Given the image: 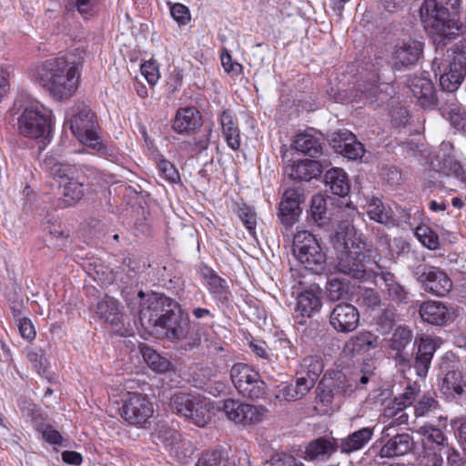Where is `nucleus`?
I'll return each mask as SVG.
<instances>
[{"label":"nucleus","instance_id":"nucleus-1","mask_svg":"<svg viewBox=\"0 0 466 466\" xmlns=\"http://www.w3.org/2000/svg\"><path fill=\"white\" fill-rule=\"evenodd\" d=\"M141 322L152 326L170 341L187 340L192 349L199 344L200 338L192 329L188 318L182 312L177 302L162 294H148L138 310Z\"/></svg>","mask_w":466,"mask_h":466},{"label":"nucleus","instance_id":"nucleus-2","mask_svg":"<svg viewBox=\"0 0 466 466\" xmlns=\"http://www.w3.org/2000/svg\"><path fill=\"white\" fill-rule=\"evenodd\" d=\"M33 77L57 100L68 99L79 86L80 67L65 57L50 58L34 65Z\"/></svg>","mask_w":466,"mask_h":466},{"label":"nucleus","instance_id":"nucleus-3","mask_svg":"<svg viewBox=\"0 0 466 466\" xmlns=\"http://www.w3.org/2000/svg\"><path fill=\"white\" fill-rule=\"evenodd\" d=\"M333 246L338 253V271L356 279H364L367 276L366 243L351 223L343 221L338 225Z\"/></svg>","mask_w":466,"mask_h":466},{"label":"nucleus","instance_id":"nucleus-4","mask_svg":"<svg viewBox=\"0 0 466 466\" xmlns=\"http://www.w3.org/2000/svg\"><path fill=\"white\" fill-rule=\"evenodd\" d=\"M420 15L425 30L439 45H445L444 40L452 39L461 30V24L451 18L447 8L436 0H424Z\"/></svg>","mask_w":466,"mask_h":466},{"label":"nucleus","instance_id":"nucleus-5","mask_svg":"<svg viewBox=\"0 0 466 466\" xmlns=\"http://www.w3.org/2000/svg\"><path fill=\"white\" fill-rule=\"evenodd\" d=\"M435 76L440 75V85L443 90L455 92L466 76V54L461 50L449 49L446 58L435 57L432 62Z\"/></svg>","mask_w":466,"mask_h":466},{"label":"nucleus","instance_id":"nucleus-6","mask_svg":"<svg viewBox=\"0 0 466 466\" xmlns=\"http://www.w3.org/2000/svg\"><path fill=\"white\" fill-rule=\"evenodd\" d=\"M292 250L295 258L313 273H320L326 255L316 238L307 230L298 231L293 237Z\"/></svg>","mask_w":466,"mask_h":466},{"label":"nucleus","instance_id":"nucleus-7","mask_svg":"<svg viewBox=\"0 0 466 466\" xmlns=\"http://www.w3.org/2000/svg\"><path fill=\"white\" fill-rule=\"evenodd\" d=\"M67 124L81 144L97 151L103 148L96 131L95 115L89 107L80 105L72 108Z\"/></svg>","mask_w":466,"mask_h":466},{"label":"nucleus","instance_id":"nucleus-8","mask_svg":"<svg viewBox=\"0 0 466 466\" xmlns=\"http://www.w3.org/2000/svg\"><path fill=\"white\" fill-rule=\"evenodd\" d=\"M170 409L179 416L205 427L211 419L210 401L188 393H177L169 402Z\"/></svg>","mask_w":466,"mask_h":466},{"label":"nucleus","instance_id":"nucleus-9","mask_svg":"<svg viewBox=\"0 0 466 466\" xmlns=\"http://www.w3.org/2000/svg\"><path fill=\"white\" fill-rule=\"evenodd\" d=\"M17 130L26 137H46L51 130V111L38 103L27 106L17 119Z\"/></svg>","mask_w":466,"mask_h":466},{"label":"nucleus","instance_id":"nucleus-10","mask_svg":"<svg viewBox=\"0 0 466 466\" xmlns=\"http://www.w3.org/2000/svg\"><path fill=\"white\" fill-rule=\"evenodd\" d=\"M50 174L59 184L61 199L66 206H73L83 198L84 182L80 180L79 171L76 167L56 163L51 167Z\"/></svg>","mask_w":466,"mask_h":466},{"label":"nucleus","instance_id":"nucleus-11","mask_svg":"<svg viewBox=\"0 0 466 466\" xmlns=\"http://www.w3.org/2000/svg\"><path fill=\"white\" fill-rule=\"evenodd\" d=\"M230 378L243 397L260 399L266 395L265 382L260 379L259 374L247 364H234L230 370Z\"/></svg>","mask_w":466,"mask_h":466},{"label":"nucleus","instance_id":"nucleus-12","mask_svg":"<svg viewBox=\"0 0 466 466\" xmlns=\"http://www.w3.org/2000/svg\"><path fill=\"white\" fill-rule=\"evenodd\" d=\"M153 413V404L146 395L128 392L123 400L121 417L129 425L145 428Z\"/></svg>","mask_w":466,"mask_h":466},{"label":"nucleus","instance_id":"nucleus-13","mask_svg":"<svg viewBox=\"0 0 466 466\" xmlns=\"http://www.w3.org/2000/svg\"><path fill=\"white\" fill-rule=\"evenodd\" d=\"M412 273L424 289L435 296H445L451 290V280L438 268L420 264L413 268Z\"/></svg>","mask_w":466,"mask_h":466},{"label":"nucleus","instance_id":"nucleus-14","mask_svg":"<svg viewBox=\"0 0 466 466\" xmlns=\"http://www.w3.org/2000/svg\"><path fill=\"white\" fill-rule=\"evenodd\" d=\"M359 322L358 309L349 303L338 304L329 315V323L338 332H351L358 328Z\"/></svg>","mask_w":466,"mask_h":466},{"label":"nucleus","instance_id":"nucleus-15","mask_svg":"<svg viewBox=\"0 0 466 466\" xmlns=\"http://www.w3.org/2000/svg\"><path fill=\"white\" fill-rule=\"evenodd\" d=\"M409 87L418 104L430 108L436 105L437 97L431 80L425 76H412L408 80Z\"/></svg>","mask_w":466,"mask_h":466},{"label":"nucleus","instance_id":"nucleus-16","mask_svg":"<svg viewBox=\"0 0 466 466\" xmlns=\"http://www.w3.org/2000/svg\"><path fill=\"white\" fill-rule=\"evenodd\" d=\"M422 43L414 39L398 43L392 53L394 66L400 69L402 66L414 65L422 54Z\"/></svg>","mask_w":466,"mask_h":466},{"label":"nucleus","instance_id":"nucleus-17","mask_svg":"<svg viewBox=\"0 0 466 466\" xmlns=\"http://www.w3.org/2000/svg\"><path fill=\"white\" fill-rule=\"evenodd\" d=\"M304 201L303 194L299 189L289 188L283 194L279 204V216L286 227H291L300 214L299 205Z\"/></svg>","mask_w":466,"mask_h":466},{"label":"nucleus","instance_id":"nucleus-18","mask_svg":"<svg viewBox=\"0 0 466 466\" xmlns=\"http://www.w3.org/2000/svg\"><path fill=\"white\" fill-rule=\"evenodd\" d=\"M96 314L105 322L120 330L125 322L123 306L121 303L109 296L99 299L96 306Z\"/></svg>","mask_w":466,"mask_h":466},{"label":"nucleus","instance_id":"nucleus-19","mask_svg":"<svg viewBox=\"0 0 466 466\" xmlns=\"http://www.w3.org/2000/svg\"><path fill=\"white\" fill-rule=\"evenodd\" d=\"M156 437L169 448L171 455L177 461L184 462L191 454L189 443L179 439V435L174 430L160 426Z\"/></svg>","mask_w":466,"mask_h":466},{"label":"nucleus","instance_id":"nucleus-20","mask_svg":"<svg viewBox=\"0 0 466 466\" xmlns=\"http://www.w3.org/2000/svg\"><path fill=\"white\" fill-rule=\"evenodd\" d=\"M412 448L413 439L410 434H397L385 441L380 450L379 456L382 459L403 456L408 454Z\"/></svg>","mask_w":466,"mask_h":466},{"label":"nucleus","instance_id":"nucleus-21","mask_svg":"<svg viewBox=\"0 0 466 466\" xmlns=\"http://www.w3.org/2000/svg\"><path fill=\"white\" fill-rule=\"evenodd\" d=\"M436 349V339L430 336H422L420 338L414 364L416 372L420 377H425L427 375Z\"/></svg>","mask_w":466,"mask_h":466},{"label":"nucleus","instance_id":"nucleus-22","mask_svg":"<svg viewBox=\"0 0 466 466\" xmlns=\"http://www.w3.org/2000/svg\"><path fill=\"white\" fill-rule=\"evenodd\" d=\"M420 318L431 325H444L451 319L448 308L441 301L428 300L419 309Z\"/></svg>","mask_w":466,"mask_h":466},{"label":"nucleus","instance_id":"nucleus-23","mask_svg":"<svg viewBox=\"0 0 466 466\" xmlns=\"http://www.w3.org/2000/svg\"><path fill=\"white\" fill-rule=\"evenodd\" d=\"M329 165L330 162L326 159H306L291 166L289 175L296 180L309 181L319 176L322 173V170L328 167Z\"/></svg>","mask_w":466,"mask_h":466},{"label":"nucleus","instance_id":"nucleus-24","mask_svg":"<svg viewBox=\"0 0 466 466\" xmlns=\"http://www.w3.org/2000/svg\"><path fill=\"white\" fill-rule=\"evenodd\" d=\"M320 307L319 292L313 289H306L297 297L295 313L297 318H310L312 314L319 310ZM299 323H303V319L299 320Z\"/></svg>","mask_w":466,"mask_h":466},{"label":"nucleus","instance_id":"nucleus-25","mask_svg":"<svg viewBox=\"0 0 466 466\" xmlns=\"http://www.w3.org/2000/svg\"><path fill=\"white\" fill-rule=\"evenodd\" d=\"M419 391L420 390L416 385L408 386L400 396L394 399L392 407H389L385 410V416L391 418L396 416L399 412H401L397 419L398 423L400 424L406 421L408 415L402 411L413 403Z\"/></svg>","mask_w":466,"mask_h":466},{"label":"nucleus","instance_id":"nucleus-26","mask_svg":"<svg viewBox=\"0 0 466 466\" xmlns=\"http://www.w3.org/2000/svg\"><path fill=\"white\" fill-rule=\"evenodd\" d=\"M379 337L370 331H360L351 337L344 346L346 354H360L378 347Z\"/></svg>","mask_w":466,"mask_h":466},{"label":"nucleus","instance_id":"nucleus-27","mask_svg":"<svg viewBox=\"0 0 466 466\" xmlns=\"http://www.w3.org/2000/svg\"><path fill=\"white\" fill-rule=\"evenodd\" d=\"M324 181L326 187L337 196L345 197L350 193V187L345 171L339 167L329 169L325 176Z\"/></svg>","mask_w":466,"mask_h":466},{"label":"nucleus","instance_id":"nucleus-28","mask_svg":"<svg viewBox=\"0 0 466 466\" xmlns=\"http://www.w3.org/2000/svg\"><path fill=\"white\" fill-rule=\"evenodd\" d=\"M200 125L199 112L194 107H186L177 111L173 128L178 133H185L196 129Z\"/></svg>","mask_w":466,"mask_h":466},{"label":"nucleus","instance_id":"nucleus-29","mask_svg":"<svg viewBox=\"0 0 466 466\" xmlns=\"http://www.w3.org/2000/svg\"><path fill=\"white\" fill-rule=\"evenodd\" d=\"M339 137V144L334 147H338L340 153L349 159H357L364 154V147L360 142L356 141L354 134L349 131L337 133Z\"/></svg>","mask_w":466,"mask_h":466},{"label":"nucleus","instance_id":"nucleus-30","mask_svg":"<svg viewBox=\"0 0 466 466\" xmlns=\"http://www.w3.org/2000/svg\"><path fill=\"white\" fill-rule=\"evenodd\" d=\"M373 436V429L370 427L362 428L354 431L347 438L340 441V450L342 452L350 453L360 450Z\"/></svg>","mask_w":466,"mask_h":466},{"label":"nucleus","instance_id":"nucleus-31","mask_svg":"<svg viewBox=\"0 0 466 466\" xmlns=\"http://www.w3.org/2000/svg\"><path fill=\"white\" fill-rule=\"evenodd\" d=\"M335 451L334 443L328 439L319 438L309 443L305 451L308 461H324Z\"/></svg>","mask_w":466,"mask_h":466},{"label":"nucleus","instance_id":"nucleus-32","mask_svg":"<svg viewBox=\"0 0 466 466\" xmlns=\"http://www.w3.org/2000/svg\"><path fill=\"white\" fill-rule=\"evenodd\" d=\"M369 218L378 223L390 226L395 224L393 214L389 207L377 198H371L367 203Z\"/></svg>","mask_w":466,"mask_h":466},{"label":"nucleus","instance_id":"nucleus-33","mask_svg":"<svg viewBox=\"0 0 466 466\" xmlns=\"http://www.w3.org/2000/svg\"><path fill=\"white\" fill-rule=\"evenodd\" d=\"M294 147L310 157H317L322 153L320 138L309 133L299 134L294 140Z\"/></svg>","mask_w":466,"mask_h":466},{"label":"nucleus","instance_id":"nucleus-34","mask_svg":"<svg viewBox=\"0 0 466 466\" xmlns=\"http://www.w3.org/2000/svg\"><path fill=\"white\" fill-rule=\"evenodd\" d=\"M466 387V380L461 372L457 370L448 371L442 380L441 390L448 396H460Z\"/></svg>","mask_w":466,"mask_h":466},{"label":"nucleus","instance_id":"nucleus-35","mask_svg":"<svg viewBox=\"0 0 466 466\" xmlns=\"http://www.w3.org/2000/svg\"><path fill=\"white\" fill-rule=\"evenodd\" d=\"M220 120L228 146L233 150L238 149L240 147V135L232 116L229 113L223 112Z\"/></svg>","mask_w":466,"mask_h":466},{"label":"nucleus","instance_id":"nucleus-36","mask_svg":"<svg viewBox=\"0 0 466 466\" xmlns=\"http://www.w3.org/2000/svg\"><path fill=\"white\" fill-rule=\"evenodd\" d=\"M309 214L314 222L319 227L329 222V218L327 214V205L324 196L318 194L312 198Z\"/></svg>","mask_w":466,"mask_h":466},{"label":"nucleus","instance_id":"nucleus-37","mask_svg":"<svg viewBox=\"0 0 466 466\" xmlns=\"http://www.w3.org/2000/svg\"><path fill=\"white\" fill-rule=\"evenodd\" d=\"M323 362L318 356H307L299 363L297 370L298 374L309 375L314 379H318L323 371Z\"/></svg>","mask_w":466,"mask_h":466},{"label":"nucleus","instance_id":"nucleus-38","mask_svg":"<svg viewBox=\"0 0 466 466\" xmlns=\"http://www.w3.org/2000/svg\"><path fill=\"white\" fill-rule=\"evenodd\" d=\"M357 377V374H351L350 377L339 375L335 380H332L335 394L339 398L351 395L358 388Z\"/></svg>","mask_w":466,"mask_h":466},{"label":"nucleus","instance_id":"nucleus-39","mask_svg":"<svg viewBox=\"0 0 466 466\" xmlns=\"http://www.w3.org/2000/svg\"><path fill=\"white\" fill-rule=\"evenodd\" d=\"M381 279L384 281V284L387 288V292L389 296L397 301L403 302L407 299V292L404 288L396 281L393 274L390 272H381L380 274Z\"/></svg>","mask_w":466,"mask_h":466},{"label":"nucleus","instance_id":"nucleus-40","mask_svg":"<svg viewBox=\"0 0 466 466\" xmlns=\"http://www.w3.org/2000/svg\"><path fill=\"white\" fill-rule=\"evenodd\" d=\"M439 410V402L432 395H423L414 406V415L416 418L431 417Z\"/></svg>","mask_w":466,"mask_h":466},{"label":"nucleus","instance_id":"nucleus-41","mask_svg":"<svg viewBox=\"0 0 466 466\" xmlns=\"http://www.w3.org/2000/svg\"><path fill=\"white\" fill-rule=\"evenodd\" d=\"M142 355L147 363L157 372H166L172 367L171 362L160 356L152 349L147 348L142 351Z\"/></svg>","mask_w":466,"mask_h":466},{"label":"nucleus","instance_id":"nucleus-42","mask_svg":"<svg viewBox=\"0 0 466 466\" xmlns=\"http://www.w3.org/2000/svg\"><path fill=\"white\" fill-rule=\"evenodd\" d=\"M246 403L232 399H228L223 402L221 410L225 412L226 417L235 422L242 424L243 414Z\"/></svg>","mask_w":466,"mask_h":466},{"label":"nucleus","instance_id":"nucleus-43","mask_svg":"<svg viewBox=\"0 0 466 466\" xmlns=\"http://www.w3.org/2000/svg\"><path fill=\"white\" fill-rule=\"evenodd\" d=\"M415 237L426 248L435 250L439 248L440 241L438 235L428 226L420 225L415 228Z\"/></svg>","mask_w":466,"mask_h":466},{"label":"nucleus","instance_id":"nucleus-44","mask_svg":"<svg viewBox=\"0 0 466 466\" xmlns=\"http://www.w3.org/2000/svg\"><path fill=\"white\" fill-rule=\"evenodd\" d=\"M160 177L169 184H177L180 181V176L174 165L161 157L157 162Z\"/></svg>","mask_w":466,"mask_h":466},{"label":"nucleus","instance_id":"nucleus-45","mask_svg":"<svg viewBox=\"0 0 466 466\" xmlns=\"http://www.w3.org/2000/svg\"><path fill=\"white\" fill-rule=\"evenodd\" d=\"M450 123L457 129L466 127V110L463 106L457 104H451L446 113Z\"/></svg>","mask_w":466,"mask_h":466},{"label":"nucleus","instance_id":"nucleus-46","mask_svg":"<svg viewBox=\"0 0 466 466\" xmlns=\"http://www.w3.org/2000/svg\"><path fill=\"white\" fill-rule=\"evenodd\" d=\"M244 412L242 424H256L263 420L268 412V409L264 406H254L246 403Z\"/></svg>","mask_w":466,"mask_h":466},{"label":"nucleus","instance_id":"nucleus-47","mask_svg":"<svg viewBox=\"0 0 466 466\" xmlns=\"http://www.w3.org/2000/svg\"><path fill=\"white\" fill-rule=\"evenodd\" d=\"M27 360L38 374H45L47 371L49 363L41 349H33L27 352Z\"/></svg>","mask_w":466,"mask_h":466},{"label":"nucleus","instance_id":"nucleus-48","mask_svg":"<svg viewBox=\"0 0 466 466\" xmlns=\"http://www.w3.org/2000/svg\"><path fill=\"white\" fill-rule=\"evenodd\" d=\"M411 341L410 330L404 328H398L395 329L390 340V346L392 350L401 351Z\"/></svg>","mask_w":466,"mask_h":466},{"label":"nucleus","instance_id":"nucleus-49","mask_svg":"<svg viewBox=\"0 0 466 466\" xmlns=\"http://www.w3.org/2000/svg\"><path fill=\"white\" fill-rule=\"evenodd\" d=\"M326 289L331 300H339L347 293L348 285L341 279L331 278L327 283Z\"/></svg>","mask_w":466,"mask_h":466},{"label":"nucleus","instance_id":"nucleus-50","mask_svg":"<svg viewBox=\"0 0 466 466\" xmlns=\"http://www.w3.org/2000/svg\"><path fill=\"white\" fill-rule=\"evenodd\" d=\"M418 432L428 441H431L438 445H445L447 443V438L445 437L442 431L431 424H425L421 426Z\"/></svg>","mask_w":466,"mask_h":466},{"label":"nucleus","instance_id":"nucleus-51","mask_svg":"<svg viewBox=\"0 0 466 466\" xmlns=\"http://www.w3.org/2000/svg\"><path fill=\"white\" fill-rule=\"evenodd\" d=\"M318 396L323 403H330L333 399L339 398L338 395L335 394V387L332 383V379L324 377L318 385Z\"/></svg>","mask_w":466,"mask_h":466},{"label":"nucleus","instance_id":"nucleus-52","mask_svg":"<svg viewBox=\"0 0 466 466\" xmlns=\"http://www.w3.org/2000/svg\"><path fill=\"white\" fill-rule=\"evenodd\" d=\"M228 458L221 451H212L198 459L197 466H226Z\"/></svg>","mask_w":466,"mask_h":466},{"label":"nucleus","instance_id":"nucleus-53","mask_svg":"<svg viewBox=\"0 0 466 466\" xmlns=\"http://www.w3.org/2000/svg\"><path fill=\"white\" fill-rule=\"evenodd\" d=\"M208 286L209 290L218 299H226L228 298V291L226 286V282L218 276L210 273L208 279Z\"/></svg>","mask_w":466,"mask_h":466},{"label":"nucleus","instance_id":"nucleus-54","mask_svg":"<svg viewBox=\"0 0 466 466\" xmlns=\"http://www.w3.org/2000/svg\"><path fill=\"white\" fill-rule=\"evenodd\" d=\"M442 169L447 176H454L466 184V172L458 161L451 158L444 159Z\"/></svg>","mask_w":466,"mask_h":466},{"label":"nucleus","instance_id":"nucleus-55","mask_svg":"<svg viewBox=\"0 0 466 466\" xmlns=\"http://www.w3.org/2000/svg\"><path fill=\"white\" fill-rule=\"evenodd\" d=\"M302 397L295 384L283 383L279 386L278 392L276 393V398L288 401L296 400Z\"/></svg>","mask_w":466,"mask_h":466},{"label":"nucleus","instance_id":"nucleus-56","mask_svg":"<svg viewBox=\"0 0 466 466\" xmlns=\"http://www.w3.org/2000/svg\"><path fill=\"white\" fill-rule=\"evenodd\" d=\"M141 74L151 86L156 85L160 76L157 65L151 60L141 65Z\"/></svg>","mask_w":466,"mask_h":466},{"label":"nucleus","instance_id":"nucleus-57","mask_svg":"<svg viewBox=\"0 0 466 466\" xmlns=\"http://www.w3.org/2000/svg\"><path fill=\"white\" fill-rule=\"evenodd\" d=\"M239 218L246 228L253 234L257 225V215L253 208L245 207L239 209Z\"/></svg>","mask_w":466,"mask_h":466},{"label":"nucleus","instance_id":"nucleus-58","mask_svg":"<svg viewBox=\"0 0 466 466\" xmlns=\"http://www.w3.org/2000/svg\"><path fill=\"white\" fill-rule=\"evenodd\" d=\"M172 17L180 24L186 25L190 20L188 8L182 4H174L170 6Z\"/></svg>","mask_w":466,"mask_h":466},{"label":"nucleus","instance_id":"nucleus-59","mask_svg":"<svg viewBox=\"0 0 466 466\" xmlns=\"http://www.w3.org/2000/svg\"><path fill=\"white\" fill-rule=\"evenodd\" d=\"M269 466H303V463L290 454L279 453L272 457Z\"/></svg>","mask_w":466,"mask_h":466},{"label":"nucleus","instance_id":"nucleus-60","mask_svg":"<svg viewBox=\"0 0 466 466\" xmlns=\"http://www.w3.org/2000/svg\"><path fill=\"white\" fill-rule=\"evenodd\" d=\"M296 376H297V380H296L295 385H296L298 390L299 391V393L302 396H305L314 387L317 380L309 375L303 376V375L298 374V370H296Z\"/></svg>","mask_w":466,"mask_h":466},{"label":"nucleus","instance_id":"nucleus-61","mask_svg":"<svg viewBox=\"0 0 466 466\" xmlns=\"http://www.w3.org/2000/svg\"><path fill=\"white\" fill-rule=\"evenodd\" d=\"M99 5L100 0H76V9L82 15H92Z\"/></svg>","mask_w":466,"mask_h":466},{"label":"nucleus","instance_id":"nucleus-62","mask_svg":"<svg viewBox=\"0 0 466 466\" xmlns=\"http://www.w3.org/2000/svg\"><path fill=\"white\" fill-rule=\"evenodd\" d=\"M221 63L224 70L228 73H231L234 76H238L242 73L243 67L238 62H233L231 56L228 53L221 55Z\"/></svg>","mask_w":466,"mask_h":466},{"label":"nucleus","instance_id":"nucleus-63","mask_svg":"<svg viewBox=\"0 0 466 466\" xmlns=\"http://www.w3.org/2000/svg\"><path fill=\"white\" fill-rule=\"evenodd\" d=\"M17 327L20 335L24 339H32L35 337V330L32 321L27 318H22L17 320Z\"/></svg>","mask_w":466,"mask_h":466},{"label":"nucleus","instance_id":"nucleus-64","mask_svg":"<svg viewBox=\"0 0 466 466\" xmlns=\"http://www.w3.org/2000/svg\"><path fill=\"white\" fill-rule=\"evenodd\" d=\"M447 461L450 466H464V462L460 452L454 448L448 449Z\"/></svg>","mask_w":466,"mask_h":466}]
</instances>
